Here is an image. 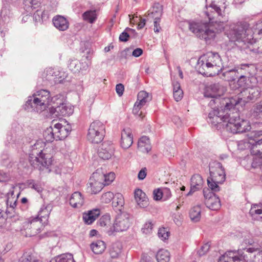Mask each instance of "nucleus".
<instances>
[{
	"instance_id": "obj_1",
	"label": "nucleus",
	"mask_w": 262,
	"mask_h": 262,
	"mask_svg": "<svg viewBox=\"0 0 262 262\" xmlns=\"http://www.w3.org/2000/svg\"><path fill=\"white\" fill-rule=\"evenodd\" d=\"M224 0H206V6L202 16L204 17L203 22L189 23V28L198 38L205 40L213 38L215 32L211 29L215 24H219L221 29L223 28V13L220 4H224Z\"/></svg>"
},
{
	"instance_id": "obj_2",
	"label": "nucleus",
	"mask_w": 262,
	"mask_h": 262,
	"mask_svg": "<svg viewBox=\"0 0 262 262\" xmlns=\"http://www.w3.org/2000/svg\"><path fill=\"white\" fill-rule=\"evenodd\" d=\"M54 152L52 146H47L41 140H37L32 146L29 162L34 168L41 169L42 167L48 168L54 164L52 159Z\"/></svg>"
},
{
	"instance_id": "obj_3",
	"label": "nucleus",
	"mask_w": 262,
	"mask_h": 262,
	"mask_svg": "<svg viewBox=\"0 0 262 262\" xmlns=\"http://www.w3.org/2000/svg\"><path fill=\"white\" fill-rule=\"evenodd\" d=\"M222 66L221 58L217 53L208 52L202 55L198 61L199 72L207 77L219 74Z\"/></svg>"
},
{
	"instance_id": "obj_4",
	"label": "nucleus",
	"mask_w": 262,
	"mask_h": 262,
	"mask_svg": "<svg viewBox=\"0 0 262 262\" xmlns=\"http://www.w3.org/2000/svg\"><path fill=\"white\" fill-rule=\"evenodd\" d=\"M226 105V102H223ZM226 112V125L227 131L233 134L243 133L249 130L251 126L249 122L247 120L241 119L239 112L236 111L234 107L227 108L225 106Z\"/></svg>"
},
{
	"instance_id": "obj_5",
	"label": "nucleus",
	"mask_w": 262,
	"mask_h": 262,
	"mask_svg": "<svg viewBox=\"0 0 262 262\" xmlns=\"http://www.w3.org/2000/svg\"><path fill=\"white\" fill-rule=\"evenodd\" d=\"M260 94L259 89L257 86H247L243 88L237 95L225 99L227 108H233L239 104L244 105L250 101H255Z\"/></svg>"
},
{
	"instance_id": "obj_6",
	"label": "nucleus",
	"mask_w": 262,
	"mask_h": 262,
	"mask_svg": "<svg viewBox=\"0 0 262 262\" xmlns=\"http://www.w3.org/2000/svg\"><path fill=\"white\" fill-rule=\"evenodd\" d=\"M226 29V34L231 41L243 42L252 38V30L246 21H239L230 24Z\"/></svg>"
},
{
	"instance_id": "obj_7",
	"label": "nucleus",
	"mask_w": 262,
	"mask_h": 262,
	"mask_svg": "<svg viewBox=\"0 0 262 262\" xmlns=\"http://www.w3.org/2000/svg\"><path fill=\"white\" fill-rule=\"evenodd\" d=\"M54 97L51 98L50 93L46 90H40L36 92L32 96H30L27 101L26 109L41 112L53 103Z\"/></svg>"
},
{
	"instance_id": "obj_8",
	"label": "nucleus",
	"mask_w": 262,
	"mask_h": 262,
	"mask_svg": "<svg viewBox=\"0 0 262 262\" xmlns=\"http://www.w3.org/2000/svg\"><path fill=\"white\" fill-rule=\"evenodd\" d=\"M210 178L207 179L209 187L215 192L219 191V184L223 183L226 178L225 171L221 163L213 162L210 164Z\"/></svg>"
},
{
	"instance_id": "obj_9",
	"label": "nucleus",
	"mask_w": 262,
	"mask_h": 262,
	"mask_svg": "<svg viewBox=\"0 0 262 262\" xmlns=\"http://www.w3.org/2000/svg\"><path fill=\"white\" fill-rule=\"evenodd\" d=\"M218 262H262V251L254 255L252 259H249L247 254L238 255L234 251H228L221 256Z\"/></svg>"
},
{
	"instance_id": "obj_10",
	"label": "nucleus",
	"mask_w": 262,
	"mask_h": 262,
	"mask_svg": "<svg viewBox=\"0 0 262 262\" xmlns=\"http://www.w3.org/2000/svg\"><path fill=\"white\" fill-rule=\"evenodd\" d=\"M105 133V125L99 121H95L89 126L87 138L91 143L98 144L102 141Z\"/></svg>"
},
{
	"instance_id": "obj_11",
	"label": "nucleus",
	"mask_w": 262,
	"mask_h": 262,
	"mask_svg": "<svg viewBox=\"0 0 262 262\" xmlns=\"http://www.w3.org/2000/svg\"><path fill=\"white\" fill-rule=\"evenodd\" d=\"M52 210V206L50 204L42 206L37 216L35 217H30L28 219V224H32L35 222H39L42 223L44 226L48 223V219L50 214Z\"/></svg>"
},
{
	"instance_id": "obj_12",
	"label": "nucleus",
	"mask_w": 262,
	"mask_h": 262,
	"mask_svg": "<svg viewBox=\"0 0 262 262\" xmlns=\"http://www.w3.org/2000/svg\"><path fill=\"white\" fill-rule=\"evenodd\" d=\"M207 191H209L208 193H207L205 189L203 190L205 205L211 210H219L221 206L219 198L209 190H207Z\"/></svg>"
},
{
	"instance_id": "obj_13",
	"label": "nucleus",
	"mask_w": 262,
	"mask_h": 262,
	"mask_svg": "<svg viewBox=\"0 0 262 262\" xmlns=\"http://www.w3.org/2000/svg\"><path fill=\"white\" fill-rule=\"evenodd\" d=\"M227 111L224 108V110L219 111L215 110L211 111L208 115L207 121L212 125L216 126L218 124L226 122V112Z\"/></svg>"
},
{
	"instance_id": "obj_14",
	"label": "nucleus",
	"mask_w": 262,
	"mask_h": 262,
	"mask_svg": "<svg viewBox=\"0 0 262 262\" xmlns=\"http://www.w3.org/2000/svg\"><path fill=\"white\" fill-rule=\"evenodd\" d=\"M252 64H243L241 65L240 68H235L234 69L229 70L225 71L222 76L225 80L228 81H234L237 78L239 77L240 71L245 70L248 73L250 72L249 68L250 67H252Z\"/></svg>"
},
{
	"instance_id": "obj_15",
	"label": "nucleus",
	"mask_w": 262,
	"mask_h": 262,
	"mask_svg": "<svg viewBox=\"0 0 262 262\" xmlns=\"http://www.w3.org/2000/svg\"><path fill=\"white\" fill-rule=\"evenodd\" d=\"M101 177H102L101 174L97 172H94L90 177L89 187L92 193L96 194L103 188L104 184Z\"/></svg>"
},
{
	"instance_id": "obj_16",
	"label": "nucleus",
	"mask_w": 262,
	"mask_h": 262,
	"mask_svg": "<svg viewBox=\"0 0 262 262\" xmlns=\"http://www.w3.org/2000/svg\"><path fill=\"white\" fill-rule=\"evenodd\" d=\"M225 88L219 83L211 84L206 88L204 95L206 97L217 98L223 95Z\"/></svg>"
},
{
	"instance_id": "obj_17",
	"label": "nucleus",
	"mask_w": 262,
	"mask_h": 262,
	"mask_svg": "<svg viewBox=\"0 0 262 262\" xmlns=\"http://www.w3.org/2000/svg\"><path fill=\"white\" fill-rule=\"evenodd\" d=\"M114 147L113 144L109 142H104L98 149V156L103 159L108 160L113 155Z\"/></svg>"
},
{
	"instance_id": "obj_18",
	"label": "nucleus",
	"mask_w": 262,
	"mask_h": 262,
	"mask_svg": "<svg viewBox=\"0 0 262 262\" xmlns=\"http://www.w3.org/2000/svg\"><path fill=\"white\" fill-rule=\"evenodd\" d=\"M89 64L86 61H79L77 59H71L69 61L68 68L74 73H83L89 68Z\"/></svg>"
},
{
	"instance_id": "obj_19",
	"label": "nucleus",
	"mask_w": 262,
	"mask_h": 262,
	"mask_svg": "<svg viewBox=\"0 0 262 262\" xmlns=\"http://www.w3.org/2000/svg\"><path fill=\"white\" fill-rule=\"evenodd\" d=\"M45 79L50 82V84H54L60 83L63 78L62 77L61 73L57 70L52 68L47 69L46 71Z\"/></svg>"
},
{
	"instance_id": "obj_20",
	"label": "nucleus",
	"mask_w": 262,
	"mask_h": 262,
	"mask_svg": "<svg viewBox=\"0 0 262 262\" xmlns=\"http://www.w3.org/2000/svg\"><path fill=\"white\" fill-rule=\"evenodd\" d=\"M133 143V137L132 129L129 128H124L121 132V145L123 148H128Z\"/></svg>"
},
{
	"instance_id": "obj_21",
	"label": "nucleus",
	"mask_w": 262,
	"mask_h": 262,
	"mask_svg": "<svg viewBox=\"0 0 262 262\" xmlns=\"http://www.w3.org/2000/svg\"><path fill=\"white\" fill-rule=\"evenodd\" d=\"M53 129L56 140H61L65 139L71 131L69 127L63 126L59 123L55 124Z\"/></svg>"
},
{
	"instance_id": "obj_22",
	"label": "nucleus",
	"mask_w": 262,
	"mask_h": 262,
	"mask_svg": "<svg viewBox=\"0 0 262 262\" xmlns=\"http://www.w3.org/2000/svg\"><path fill=\"white\" fill-rule=\"evenodd\" d=\"M134 198L137 205L142 208H146L149 205L148 199L141 189H136L134 191Z\"/></svg>"
},
{
	"instance_id": "obj_23",
	"label": "nucleus",
	"mask_w": 262,
	"mask_h": 262,
	"mask_svg": "<svg viewBox=\"0 0 262 262\" xmlns=\"http://www.w3.org/2000/svg\"><path fill=\"white\" fill-rule=\"evenodd\" d=\"M204 181L202 176L199 174L192 176L190 180V190L187 195L192 194L193 192L202 189Z\"/></svg>"
},
{
	"instance_id": "obj_24",
	"label": "nucleus",
	"mask_w": 262,
	"mask_h": 262,
	"mask_svg": "<svg viewBox=\"0 0 262 262\" xmlns=\"http://www.w3.org/2000/svg\"><path fill=\"white\" fill-rule=\"evenodd\" d=\"M54 26L58 30L64 31L69 27V23L67 19L63 16L57 15L52 19Z\"/></svg>"
},
{
	"instance_id": "obj_25",
	"label": "nucleus",
	"mask_w": 262,
	"mask_h": 262,
	"mask_svg": "<svg viewBox=\"0 0 262 262\" xmlns=\"http://www.w3.org/2000/svg\"><path fill=\"white\" fill-rule=\"evenodd\" d=\"M84 196L79 191L72 193L69 199L70 205L74 208H80L84 205Z\"/></svg>"
},
{
	"instance_id": "obj_26",
	"label": "nucleus",
	"mask_w": 262,
	"mask_h": 262,
	"mask_svg": "<svg viewBox=\"0 0 262 262\" xmlns=\"http://www.w3.org/2000/svg\"><path fill=\"white\" fill-rule=\"evenodd\" d=\"M252 38L249 40L245 41L244 43L246 45L245 48L249 49L250 51L254 53H259L262 50V41L257 40L253 36V32H252Z\"/></svg>"
},
{
	"instance_id": "obj_27",
	"label": "nucleus",
	"mask_w": 262,
	"mask_h": 262,
	"mask_svg": "<svg viewBox=\"0 0 262 262\" xmlns=\"http://www.w3.org/2000/svg\"><path fill=\"white\" fill-rule=\"evenodd\" d=\"M100 210L99 209H94L85 212L82 214L83 220L85 224H92L100 215Z\"/></svg>"
},
{
	"instance_id": "obj_28",
	"label": "nucleus",
	"mask_w": 262,
	"mask_h": 262,
	"mask_svg": "<svg viewBox=\"0 0 262 262\" xmlns=\"http://www.w3.org/2000/svg\"><path fill=\"white\" fill-rule=\"evenodd\" d=\"M254 143L251 142L248 140L241 141L238 144V148L241 150L250 149L251 153L253 155H256L259 153V150H255Z\"/></svg>"
},
{
	"instance_id": "obj_29",
	"label": "nucleus",
	"mask_w": 262,
	"mask_h": 262,
	"mask_svg": "<svg viewBox=\"0 0 262 262\" xmlns=\"http://www.w3.org/2000/svg\"><path fill=\"white\" fill-rule=\"evenodd\" d=\"M90 248L94 254H101L105 251L106 246L103 241L97 240L90 244Z\"/></svg>"
},
{
	"instance_id": "obj_30",
	"label": "nucleus",
	"mask_w": 262,
	"mask_h": 262,
	"mask_svg": "<svg viewBox=\"0 0 262 262\" xmlns=\"http://www.w3.org/2000/svg\"><path fill=\"white\" fill-rule=\"evenodd\" d=\"M162 6L159 3L154 5L152 9L149 11L148 16L154 19H161L162 15Z\"/></svg>"
},
{
	"instance_id": "obj_31",
	"label": "nucleus",
	"mask_w": 262,
	"mask_h": 262,
	"mask_svg": "<svg viewBox=\"0 0 262 262\" xmlns=\"http://www.w3.org/2000/svg\"><path fill=\"white\" fill-rule=\"evenodd\" d=\"M122 252V245L120 242H117L113 243L110 246L109 253L112 258L119 257Z\"/></svg>"
},
{
	"instance_id": "obj_32",
	"label": "nucleus",
	"mask_w": 262,
	"mask_h": 262,
	"mask_svg": "<svg viewBox=\"0 0 262 262\" xmlns=\"http://www.w3.org/2000/svg\"><path fill=\"white\" fill-rule=\"evenodd\" d=\"M138 148L143 152H148L151 149L150 140L147 136H142L138 143Z\"/></svg>"
},
{
	"instance_id": "obj_33",
	"label": "nucleus",
	"mask_w": 262,
	"mask_h": 262,
	"mask_svg": "<svg viewBox=\"0 0 262 262\" xmlns=\"http://www.w3.org/2000/svg\"><path fill=\"white\" fill-rule=\"evenodd\" d=\"M19 262H42L38 257L37 254L31 250L26 251Z\"/></svg>"
},
{
	"instance_id": "obj_34",
	"label": "nucleus",
	"mask_w": 262,
	"mask_h": 262,
	"mask_svg": "<svg viewBox=\"0 0 262 262\" xmlns=\"http://www.w3.org/2000/svg\"><path fill=\"white\" fill-rule=\"evenodd\" d=\"M97 224L98 227L105 228H109L110 229H112L113 224L111 222L110 215L106 213L100 217L97 221Z\"/></svg>"
},
{
	"instance_id": "obj_35",
	"label": "nucleus",
	"mask_w": 262,
	"mask_h": 262,
	"mask_svg": "<svg viewBox=\"0 0 262 262\" xmlns=\"http://www.w3.org/2000/svg\"><path fill=\"white\" fill-rule=\"evenodd\" d=\"M172 86L173 98L176 101L178 102L181 100L183 97V90L181 88L180 83L177 81H173Z\"/></svg>"
},
{
	"instance_id": "obj_36",
	"label": "nucleus",
	"mask_w": 262,
	"mask_h": 262,
	"mask_svg": "<svg viewBox=\"0 0 262 262\" xmlns=\"http://www.w3.org/2000/svg\"><path fill=\"white\" fill-rule=\"evenodd\" d=\"M50 262H76L71 253H64L52 258Z\"/></svg>"
},
{
	"instance_id": "obj_37",
	"label": "nucleus",
	"mask_w": 262,
	"mask_h": 262,
	"mask_svg": "<svg viewBox=\"0 0 262 262\" xmlns=\"http://www.w3.org/2000/svg\"><path fill=\"white\" fill-rule=\"evenodd\" d=\"M55 112L58 113L61 116H69L73 114V108L64 104H61L55 108Z\"/></svg>"
},
{
	"instance_id": "obj_38",
	"label": "nucleus",
	"mask_w": 262,
	"mask_h": 262,
	"mask_svg": "<svg viewBox=\"0 0 262 262\" xmlns=\"http://www.w3.org/2000/svg\"><path fill=\"white\" fill-rule=\"evenodd\" d=\"M151 99V98L148 93L144 91H141L138 94L137 100L136 102L140 106H143L147 102L150 101Z\"/></svg>"
},
{
	"instance_id": "obj_39",
	"label": "nucleus",
	"mask_w": 262,
	"mask_h": 262,
	"mask_svg": "<svg viewBox=\"0 0 262 262\" xmlns=\"http://www.w3.org/2000/svg\"><path fill=\"white\" fill-rule=\"evenodd\" d=\"M201 208L197 205L192 207L189 211V216L191 221L194 222L199 221L201 217Z\"/></svg>"
},
{
	"instance_id": "obj_40",
	"label": "nucleus",
	"mask_w": 262,
	"mask_h": 262,
	"mask_svg": "<svg viewBox=\"0 0 262 262\" xmlns=\"http://www.w3.org/2000/svg\"><path fill=\"white\" fill-rule=\"evenodd\" d=\"M113 229H125L129 228V222L127 219H122L117 217L113 224Z\"/></svg>"
},
{
	"instance_id": "obj_41",
	"label": "nucleus",
	"mask_w": 262,
	"mask_h": 262,
	"mask_svg": "<svg viewBox=\"0 0 262 262\" xmlns=\"http://www.w3.org/2000/svg\"><path fill=\"white\" fill-rule=\"evenodd\" d=\"M158 262H168L170 260L169 252L164 249L160 250L156 255Z\"/></svg>"
},
{
	"instance_id": "obj_42",
	"label": "nucleus",
	"mask_w": 262,
	"mask_h": 262,
	"mask_svg": "<svg viewBox=\"0 0 262 262\" xmlns=\"http://www.w3.org/2000/svg\"><path fill=\"white\" fill-rule=\"evenodd\" d=\"M84 20L91 23H94L97 17L96 10H89L85 12L82 15Z\"/></svg>"
},
{
	"instance_id": "obj_43",
	"label": "nucleus",
	"mask_w": 262,
	"mask_h": 262,
	"mask_svg": "<svg viewBox=\"0 0 262 262\" xmlns=\"http://www.w3.org/2000/svg\"><path fill=\"white\" fill-rule=\"evenodd\" d=\"M43 136L46 142L50 143L55 140V136L53 127L47 128L43 132Z\"/></svg>"
},
{
	"instance_id": "obj_44",
	"label": "nucleus",
	"mask_w": 262,
	"mask_h": 262,
	"mask_svg": "<svg viewBox=\"0 0 262 262\" xmlns=\"http://www.w3.org/2000/svg\"><path fill=\"white\" fill-rule=\"evenodd\" d=\"M49 17V14L47 11L42 10H37L34 14V18L36 21H43L46 20Z\"/></svg>"
},
{
	"instance_id": "obj_45",
	"label": "nucleus",
	"mask_w": 262,
	"mask_h": 262,
	"mask_svg": "<svg viewBox=\"0 0 262 262\" xmlns=\"http://www.w3.org/2000/svg\"><path fill=\"white\" fill-rule=\"evenodd\" d=\"M135 33V30L127 28L119 36V40L121 41L125 42L128 40L129 35L131 33Z\"/></svg>"
},
{
	"instance_id": "obj_46",
	"label": "nucleus",
	"mask_w": 262,
	"mask_h": 262,
	"mask_svg": "<svg viewBox=\"0 0 262 262\" xmlns=\"http://www.w3.org/2000/svg\"><path fill=\"white\" fill-rule=\"evenodd\" d=\"M102 181H104V185L110 184L115 179V174L114 172H110L106 174H101Z\"/></svg>"
},
{
	"instance_id": "obj_47",
	"label": "nucleus",
	"mask_w": 262,
	"mask_h": 262,
	"mask_svg": "<svg viewBox=\"0 0 262 262\" xmlns=\"http://www.w3.org/2000/svg\"><path fill=\"white\" fill-rule=\"evenodd\" d=\"M113 204L115 206L122 207L124 204L123 195L120 193H116L114 196Z\"/></svg>"
},
{
	"instance_id": "obj_48",
	"label": "nucleus",
	"mask_w": 262,
	"mask_h": 262,
	"mask_svg": "<svg viewBox=\"0 0 262 262\" xmlns=\"http://www.w3.org/2000/svg\"><path fill=\"white\" fill-rule=\"evenodd\" d=\"M262 213V202L259 204H255L251 206L250 210V214L253 216L255 214H261Z\"/></svg>"
},
{
	"instance_id": "obj_49",
	"label": "nucleus",
	"mask_w": 262,
	"mask_h": 262,
	"mask_svg": "<svg viewBox=\"0 0 262 262\" xmlns=\"http://www.w3.org/2000/svg\"><path fill=\"white\" fill-rule=\"evenodd\" d=\"M248 140L254 142L257 141L258 138L262 136V130H255L250 132L248 135Z\"/></svg>"
},
{
	"instance_id": "obj_50",
	"label": "nucleus",
	"mask_w": 262,
	"mask_h": 262,
	"mask_svg": "<svg viewBox=\"0 0 262 262\" xmlns=\"http://www.w3.org/2000/svg\"><path fill=\"white\" fill-rule=\"evenodd\" d=\"M26 185L28 187L32 188L38 192L42 191L41 185L39 183H35L33 180H28L27 181Z\"/></svg>"
},
{
	"instance_id": "obj_51",
	"label": "nucleus",
	"mask_w": 262,
	"mask_h": 262,
	"mask_svg": "<svg viewBox=\"0 0 262 262\" xmlns=\"http://www.w3.org/2000/svg\"><path fill=\"white\" fill-rule=\"evenodd\" d=\"M253 32V36L262 34V20L257 21L252 28H250Z\"/></svg>"
},
{
	"instance_id": "obj_52",
	"label": "nucleus",
	"mask_w": 262,
	"mask_h": 262,
	"mask_svg": "<svg viewBox=\"0 0 262 262\" xmlns=\"http://www.w3.org/2000/svg\"><path fill=\"white\" fill-rule=\"evenodd\" d=\"M253 115L257 118H262V101L256 104Z\"/></svg>"
},
{
	"instance_id": "obj_53",
	"label": "nucleus",
	"mask_w": 262,
	"mask_h": 262,
	"mask_svg": "<svg viewBox=\"0 0 262 262\" xmlns=\"http://www.w3.org/2000/svg\"><path fill=\"white\" fill-rule=\"evenodd\" d=\"M114 196L113 192L111 191L106 192L102 195L101 202L104 203H109L114 199Z\"/></svg>"
},
{
	"instance_id": "obj_54",
	"label": "nucleus",
	"mask_w": 262,
	"mask_h": 262,
	"mask_svg": "<svg viewBox=\"0 0 262 262\" xmlns=\"http://www.w3.org/2000/svg\"><path fill=\"white\" fill-rule=\"evenodd\" d=\"M142 106H140L138 103L136 102L134 104V108L133 110V113L134 115L139 116L141 119L143 118L144 117V115H143V113L142 112H141L140 113L139 111L140 110L142 107Z\"/></svg>"
},
{
	"instance_id": "obj_55",
	"label": "nucleus",
	"mask_w": 262,
	"mask_h": 262,
	"mask_svg": "<svg viewBox=\"0 0 262 262\" xmlns=\"http://www.w3.org/2000/svg\"><path fill=\"white\" fill-rule=\"evenodd\" d=\"M162 188L155 189L153 191V198L155 201H160L163 198Z\"/></svg>"
},
{
	"instance_id": "obj_56",
	"label": "nucleus",
	"mask_w": 262,
	"mask_h": 262,
	"mask_svg": "<svg viewBox=\"0 0 262 262\" xmlns=\"http://www.w3.org/2000/svg\"><path fill=\"white\" fill-rule=\"evenodd\" d=\"M237 81V85L239 88H245L247 86L246 81L247 78L244 75H240Z\"/></svg>"
},
{
	"instance_id": "obj_57",
	"label": "nucleus",
	"mask_w": 262,
	"mask_h": 262,
	"mask_svg": "<svg viewBox=\"0 0 262 262\" xmlns=\"http://www.w3.org/2000/svg\"><path fill=\"white\" fill-rule=\"evenodd\" d=\"M13 194V191H10L9 193H8V197L7 201V206H9L10 207L12 208V209H14L16 206V199H14L13 202L12 201H11V198L9 197V195H11L12 196Z\"/></svg>"
},
{
	"instance_id": "obj_58",
	"label": "nucleus",
	"mask_w": 262,
	"mask_h": 262,
	"mask_svg": "<svg viewBox=\"0 0 262 262\" xmlns=\"http://www.w3.org/2000/svg\"><path fill=\"white\" fill-rule=\"evenodd\" d=\"M169 232L167 230H159L158 235L159 237L162 241L167 239L169 236Z\"/></svg>"
},
{
	"instance_id": "obj_59",
	"label": "nucleus",
	"mask_w": 262,
	"mask_h": 262,
	"mask_svg": "<svg viewBox=\"0 0 262 262\" xmlns=\"http://www.w3.org/2000/svg\"><path fill=\"white\" fill-rule=\"evenodd\" d=\"M162 192L164 201L168 200L171 196V191L168 188H162Z\"/></svg>"
},
{
	"instance_id": "obj_60",
	"label": "nucleus",
	"mask_w": 262,
	"mask_h": 262,
	"mask_svg": "<svg viewBox=\"0 0 262 262\" xmlns=\"http://www.w3.org/2000/svg\"><path fill=\"white\" fill-rule=\"evenodd\" d=\"M210 249V245L209 243H206L203 245L201 249L198 251V254L200 256H202L207 253Z\"/></svg>"
},
{
	"instance_id": "obj_61",
	"label": "nucleus",
	"mask_w": 262,
	"mask_h": 262,
	"mask_svg": "<svg viewBox=\"0 0 262 262\" xmlns=\"http://www.w3.org/2000/svg\"><path fill=\"white\" fill-rule=\"evenodd\" d=\"M130 55V50L129 48H126L120 52V59H127Z\"/></svg>"
},
{
	"instance_id": "obj_62",
	"label": "nucleus",
	"mask_w": 262,
	"mask_h": 262,
	"mask_svg": "<svg viewBox=\"0 0 262 262\" xmlns=\"http://www.w3.org/2000/svg\"><path fill=\"white\" fill-rule=\"evenodd\" d=\"M21 234L25 237L36 236L37 233L35 231L32 232V230H20Z\"/></svg>"
},
{
	"instance_id": "obj_63",
	"label": "nucleus",
	"mask_w": 262,
	"mask_h": 262,
	"mask_svg": "<svg viewBox=\"0 0 262 262\" xmlns=\"http://www.w3.org/2000/svg\"><path fill=\"white\" fill-rule=\"evenodd\" d=\"M147 175V169L144 167L142 168L138 173V178L139 180H143Z\"/></svg>"
},
{
	"instance_id": "obj_64",
	"label": "nucleus",
	"mask_w": 262,
	"mask_h": 262,
	"mask_svg": "<svg viewBox=\"0 0 262 262\" xmlns=\"http://www.w3.org/2000/svg\"><path fill=\"white\" fill-rule=\"evenodd\" d=\"M124 91V87L122 84L119 83V84H117L116 85V93H117V94L119 96H121L123 95Z\"/></svg>"
}]
</instances>
